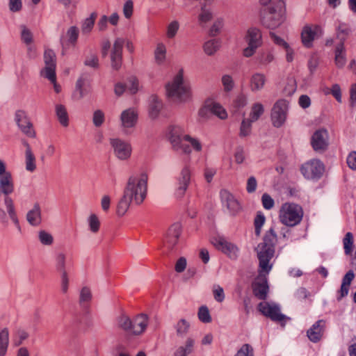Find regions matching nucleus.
<instances>
[{
  "instance_id": "obj_1",
  "label": "nucleus",
  "mask_w": 356,
  "mask_h": 356,
  "mask_svg": "<svg viewBox=\"0 0 356 356\" xmlns=\"http://www.w3.org/2000/svg\"><path fill=\"white\" fill-rule=\"evenodd\" d=\"M14 191V184L11 173L6 170L5 163L0 159V195H4V205L9 218L16 228L21 232V227L17 218L13 199L9 195Z\"/></svg>"
},
{
  "instance_id": "obj_2",
  "label": "nucleus",
  "mask_w": 356,
  "mask_h": 356,
  "mask_svg": "<svg viewBox=\"0 0 356 356\" xmlns=\"http://www.w3.org/2000/svg\"><path fill=\"white\" fill-rule=\"evenodd\" d=\"M277 235L273 228L265 234L263 242L256 248L257 258L261 273L270 272L273 268L270 262L275 254V243Z\"/></svg>"
},
{
  "instance_id": "obj_3",
  "label": "nucleus",
  "mask_w": 356,
  "mask_h": 356,
  "mask_svg": "<svg viewBox=\"0 0 356 356\" xmlns=\"http://www.w3.org/2000/svg\"><path fill=\"white\" fill-rule=\"evenodd\" d=\"M148 175L141 172L131 175L127 182L124 193L133 200L136 204H140L147 197Z\"/></svg>"
},
{
  "instance_id": "obj_4",
  "label": "nucleus",
  "mask_w": 356,
  "mask_h": 356,
  "mask_svg": "<svg viewBox=\"0 0 356 356\" xmlns=\"http://www.w3.org/2000/svg\"><path fill=\"white\" fill-rule=\"evenodd\" d=\"M166 92L168 97L175 102L185 103L191 99V88L184 79L183 70H180L166 85Z\"/></svg>"
},
{
  "instance_id": "obj_5",
  "label": "nucleus",
  "mask_w": 356,
  "mask_h": 356,
  "mask_svg": "<svg viewBox=\"0 0 356 356\" xmlns=\"http://www.w3.org/2000/svg\"><path fill=\"white\" fill-rule=\"evenodd\" d=\"M284 2L282 0H275L267 8L262 19V24L268 29H276L284 22Z\"/></svg>"
},
{
  "instance_id": "obj_6",
  "label": "nucleus",
  "mask_w": 356,
  "mask_h": 356,
  "mask_svg": "<svg viewBox=\"0 0 356 356\" xmlns=\"http://www.w3.org/2000/svg\"><path fill=\"white\" fill-rule=\"evenodd\" d=\"M302 218V208L293 203L284 204L280 211V221L285 225L293 227L301 221Z\"/></svg>"
},
{
  "instance_id": "obj_7",
  "label": "nucleus",
  "mask_w": 356,
  "mask_h": 356,
  "mask_svg": "<svg viewBox=\"0 0 356 356\" xmlns=\"http://www.w3.org/2000/svg\"><path fill=\"white\" fill-rule=\"evenodd\" d=\"M243 40L247 47L243 50V56L245 58H250L263 44L261 30L256 27L249 28L244 35Z\"/></svg>"
},
{
  "instance_id": "obj_8",
  "label": "nucleus",
  "mask_w": 356,
  "mask_h": 356,
  "mask_svg": "<svg viewBox=\"0 0 356 356\" xmlns=\"http://www.w3.org/2000/svg\"><path fill=\"white\" fill-rule=\"evenodd\" d=\"M300 170L306 179H317L323 175L325 167L320 160L313 159L305 163L302 165Z\"/></svg>"
},
{
  "instance_id": "obj_9",
  "label": "nucleus",
  "mask_w": 356,
  "mask_h": 356,
  "mask_svg": "<svg viewBox=\"0 0 356 356\" xmlns=\"http://www.w3.org/2000/svg\"><path fill=\"white\" fill-rule=\"evenodd\" d=\"M289 103L286 100L279 99L274 104L271 111L272 123L275 127H280L286 121Z\"/></svg>"
},
{
  "instance_id": "obj_10",
  "label": "nucleus",
  "mask_w": 356,
  "mask_h": 356,
  "mask_svg": "<svg viewBox=\"0 0 356 356\" xmlns=\"http://www.w3.org/2000/svg\"><path fill=\"white\" fill-rule=\"evenodd\" d=\"M259 311L265 316L276 322H282L289 319L280 312V306L274 302H261L258 305Z\"/></svg>"
},
{
  "instance_id": "obj_11",
  "label": "nucleus",
  "mask_w": 356,
  "mask_h": 356,
  "mask_svg": "<svg viewBox=\"0 0 356 356\" xmlns=\"http://www.w3.org/2000/svg\"><path fill=\"white\" fill-rule=\"evenodd\" d=\"M44 67L40 71V75L50 81L55 79L56 58V54L51 49H46L44 53Z\"/></svg>"
},
{
  "instance_id": "obj_12",
  "label": "nucleus",
  "mask_w": 356,
  "mask_h": 356,
  "mask_svg": "<svg viewBox=\"0 0 356 356\" xmlns=\"http://www.w3.org/2000/svg\"><path fill=\"white\" fill-rule=\"evenodd\" d=\"M181 133L182 129L181 127L177 126L170 127L168 131L169 140L173 149L189 154L191 153V149L189 146L184 143L183 136H181Z\"/></svg>"
},
{
  "instance_id": "obj_13",
  "label": "nucleus",
  "mask_w": 356,
  "mask_h": 356,
  "mask_svg": "<svg viewBox=\"0 0 356 356\" xmlns=\"http://www.w3.org/2000/svg\"><path fill=\"white\" fill-rule=\"evenodd\" d=\"M110 144L113 149L114 154L118 159L125 161L130 158L132 147L129 142L120 138H111Z\"/></svg>"
},
{
  "instance_id": "obj_14",
  "label": "nucleus",
  "mask_w": 356,
  "mask_h": 356,
  "mask_svg": "<svg viewBox=\"0 0 356 356\" xmlns=\"http://www.w3.org/2000/svg\"><path fill=\"white\" fill-rule=\"evenodd\" d=\"M138 122V113L134 108L123 111L120 115V127L124 134H129Z\"/></svg>"
},
{
  "instance_id": "obj_15",
  "label": "nucleus",
  "mask_w": 356,
  "mask_h": 356,
  "mask_svg": "<svg viewBox=\"0 0 356 356\" xmlns=\"http://www.w3.org/2000/svg\"><path fill=\"white\" fill-rule=\"evenodd\" d=\"M211 242L218 250L227 254L230 259H236L238 257V248L224 238H214Z\"/></svg>"
},
{
  "instance_id": "obj_16",
  "label": "nucleus",
  "mask_w": 356,
  "mask_h": 356,
  "mask_svg": "<svg viewBox=\"0 0 356 356\" xmlns=\"http://www.w3.org/2000/svg\"><path fill=\"white\" fill-rule=\"evenodd\" d=\"M269 273H261V268L259 266V275L253 283L252 288L254 295L260 300H265L266 298L268 289L266 276Z\"/></svg>"
},
{
  "instance_id": "obj_17",
  "label": "nucleus",
  "mask_w": 356,
  "mask_h": 356,
  "mask_svg": "<svg viewBox=\"0 0 356 356\" xmlns=\"http://www.w3.org/2000/svg\"><path fill=\"white\" fill-rule=\"evenodd\" d=\"M311 143L316 152H323L328 146V133L325 129L317 130L312 137Z\"/></svg>"
},
{
  "instance_id": "obj_18",
  "label": "nucleus",
  "mask_w": 356,
  "mask_h": 356,
  "mask_svg": "<svg viewBox=\"0 0 356 356\" xmlns=\"http://www.w3.org/2000/svg\"><path fill=\"white\" fill-rule=\"evenodd\" d=\"M123 45V39L117 38L115 40L111 54V67L113 70H118L121 67Z\"/></svg>"
},
{
  "instance_id": "obj_19",
  "label": "nucleus",
  "mask_w": 356,
  "mask_h": 356,
  "mask_svg": "<svg viewBox=\"0 0 356 356\" xmlns=\"http://www.w3.org/2000/svg\"><path fill=\"white\" fill-rule=\"evenodd\" d=\"M191 171L188 167H184L177 177L178 186L176 194L179 197L184 196L191 181Z\"/></svg>"
},
{
  "instance_id": "obj_20",
  "label": "nucleus",
  "mask_w": 356,
  "mask_h": 356,
  "mask_svg": "<svg viewBox=\"0 0 356 356\" xmlns=\"http://www.w3.org/2000/svg\"><path fill=\"white\" fill-rule=\"evenodd\" d=\"M322 35V29L318 26H305L302 31V41L303 44L309 47L312 41Z\"/></svg>"
},
{
  "instance_id": "obj_21",
  "label": "nucleus",
  "mask_w": 356,
  "mask_h": 356,
  "mask_svg": "<svg viewBox=\"0 0 356 356\" xmlns=\"http://www.w3.org/2000/svg\"><path fill=\"white\" fill-rule=\"evenodd\" d=\"M222 204L230 213L234 214L240 210V204L234 195L227 190H222L220 193Z\"/></svg>"
},
{
  "instance_id": "obj_22",
  "label": "nucleus",
  "mask_w": 356,
  "mask_h": 356,
  "mask_svg": "<svg viewBox=\"0 0 356 356\" xmlns=\"http://www.w3.org/2000/svg\"><path fill=\"white\" fill-rule=\"evenodd\" d=\"M181 225L179 222L172 224L168 229L165 235L164 243L169 248L174 247L181 234Z\"/></svg>"
},
{
  "instance_id": "obj_23",
  "label": "nucleus",
  "mask_w": 356,
  "mask_h": 356,
  "mask_svg": "<svg viewBox=\"0 0 356 356\" xmlns=\"http://www.w3.org/2000/svg\"><path fill=\"white\" fill-rule=\"evenodd\" d=\"M88 85V79L84 75L80 76L76 82L75 89L72 95V99L79 101L88 95L89 92Z\"/></svg>"
},
{
  "instance_id": "obj_24",
  "label": "nucleus",
  "mask_w": 356,
  "mask_h": 356,
  "mask_svg": "<svg viewBox=\"0 0 356 356\" xmlns=\"http://www.w3.org/2000/svg\"><path fill=\"white\" fill-rule=\"evenodd\" d=\"M148 316L145 314H140L132 319L131 334L140 335L143 334L148 325Z\"/></svg>"
},
{
  "instance_id": "obj_25",
  "label": "nucleus",
  "mask_w": 356,
  "mask_h": 356,
  "mask_svg": "<svg viewBox=\"0 0 356 356\" xmlns=\"http://www.w3.org/2000/svg\"><path fill=\"white\" fill-rule=\"evenodd\" d=\"M325 328V321L324 320H318L311 328L307 330V337L312 342L316 343L321 340L323 337Z\"/></svg>"
},
{
  "instance_id": "obj_26",
  "label": "nucleus",
  "mask_w": 356,
  "mask_h": 356,
  "mask_svg": "<svg viewBox=\"0 0 356 356\" xmlns=\"http://www.w3.org/2000/svg\"><path fill=\"white\" fill-rule=\"evenodd\" d=\"M26 220L34 227L39 226L42 222L41 209L38 203H35L33 208L26 213Z\"/></svg>"
},
{
  "instance_id": "obj_27",
  "label": "nucleus",
  "mask_w": 356,
  "mask_h": 356,
  "mask_svg": "<svg viewBox=\"0 0 356 356\" xmlns=\"http://www.w3.org/2000/svg\"><path fill=\"white\" fill-rule=\"evenodd\" d=\"M266 82V76L261 72L254 73L250 79V88L251 91L255 92L261 90Z\"/></svg>"
},
{
  "instance_id": "obj_28",
  "label": "nucleus",
  "mask_w": 356,
  "mask_h": 356,
  "mask_svg": "<svg viewBox=\"0 0 356 356\" xmlns=\"http://www.w3.org/2000/svg\"><path fill=\"white\" fill-rule=\"evenodd\" d=\"M163 108L161 100L156 95H152L149 98V115L152 119L156 118Z\"/></svg>"
},
{
  "instance_id": "obj_29",
  "label": "nucleus",
  "mask_w": 356,
  "mask_h": 356,
  "mask_svg": "<svg viewBox=\"0 0 356 356\" xmlns=\"http://www.w3.org/2000/svg\"><path fill=\"white\" fill-rule=\"evenodd\" d=\"M79 36V29L76 26H71L68 29L66 33V38H61L60 42L63 48H65L68 44L74 45L77 41Z\"/></svg>"
},
{
  "instance_id": "obj_30",
  "label": "nucleus",
  "mask_w": 356,
  "mask_h": 356,
  "mask_svg": "<svg viewBox=\"0 0 356 356\" xmlns=\"http://www.w3.org/2000/svg\"><path fill=\"white\" fill-rule=\"evenodd\" d=\"M67 254L63 252H58L55 256V268L59 274L67 273Z\"/></svg>"
},
{
  "instance_id": "obj_31",
  "label": "nucleus",
  "mask_w": 356,
  "mask_h": 356,
  "mask_svg": "<svg viewBox=\"0 0 356 356\" xmlns=\"http://www.w3.org/2000/svg\"><path fill=\"white\" fill-rule=\"evenodd\" d=\"M55 112L56 117L60 124L65 127L69 125V116L66 107L60 104L55 106Z\"/></svg>"
},
{
  "instance_id": "obj_32",
  "label": "nucleus",
  "mask_w": 356,
  "mask_h": 356,
  "mask_svg": "<svg viewBox=\"0 0 356 356\" xmlns=\"http://www.w3.org/2000/svg\"><path fill=\"white\" fill-rule=\"evenodd\" d=\"M334 63L337 67H343L346 63L344 45L339 43L335 49Z\"/></svg>"
},
{
  "instance_id": "obj_33",
  "label": "nucleus",
  "mask_w": 356,
  "mask_h": 356,
  "mask_svg": "<svg viewBox=\"0 0 356 356\" xmlns=\"http://www.w3.org/2000/svg\"><path fill=\"white\" fill-rule=\"evenodd\" d=\"M275 59L274 54L268 50L261 51L256 56L257 63L261 66H266Z\"/></svg>"
},
{
  "instance_id": "obj_34",
  "label": "nucleus",
  "mask_w": 356,
  "mask_h": 356,
  "mask_svg": "<svg viewBox=\"0 0 356 356\" xmlns=\"http://www.w3.org/2000/svg\"><path fill=\"white\" fill-rule=\"evenodd\" d=\"M184 143L189 146L191 149L195 152H200L202 149V145L201 141L195 137H192L188 134L183 136Z\"/></svg>"
},
{
  "instance_id": "obj_35",
  "label": "nucleus",
  "mask_w": 356,
  "mask_h": 356,
  "mask_svg": "<svg viewBox=\"0 0 356 356\" xmlns=\"http://www.w3.org/2000/svg\"><path fill=\"white\" fill-rule=\"evenodd\" d=\"M131 202H133V200H131V198L124 193L123 196L120 200L117 206V214L119 216H124L128 211Z\"/></svg>"
},
{
  "instance_id": "obj_36",
  "label": "nucleus",
  "mask_w": 356,
  "mask_h": 356,
  "mask_svg": "<svg viewBox=\"0 0 356 356\" xmlns=\"http://www.w3.org/2000/svg\"><path fill=\"white\" fill-rule=\"evenodd\" d=\"M9 344V331L5 327L0 331V356H5Z\"/></svg>"
},
{
  "instance_id": "obj_37",
  "label": "nucleus",
  "mask_w": 356,
  "mask_h": 356,
  "mask_svg": "<svg viewBox=\"0 0 356 356\" xmlns=\"http://www.w3.org/2000/svg\"><path fill=\"white\" fill-rule=\"evenodd\" d=\"M25 168L28 172H33L36 170V159L31 149L25 151Z\"/></svg>"
},
{
  "instance_id": "obj_38",
  "label": "nucleus",
  "mask_w": 356,
  "mask_h": 356,
  "mask_svg": "<svg viewBox=\"0 0 356 356\" xmlns=\"http://www.w3.org/2000/svg\"><path fill=\"white\" fill-rule=\"evenodd\" d=\"M118 325L120 328L129 332H131L132 319L126 314H121L117 319Z\"/></svg>"
},
{
  "instance_id": "obj_39",
  "label": "nucleus",
  "mask_w": 356,
  "mask_h": 356,
  "mask_svg": "<svg viewBox=\"0 0 356 356\" xmlns=\"http://www.w3.org/2000/svg\"><path fill=\"white\" fill-rule=\"evenodd\" d=\"M212 115L211 102H207L198 111L197 120L200 122L205 121Z\"/></svg>"
},
{
  "instance_id": "obj_40",
  "label": "nucleus",
  "mask_w": 356,
  "mask_h": 356,
  "mask_svg": "<svg viewBox=\"0 0 356 356\" xmlns=\"http://www.w3.org/2000/svg\"><path fill=\"white\" fill-rule=\"evenodd\" d=\"M264 108L261 103H255L252 106L250 117L248 118L252 122H256L263 115Z\"/></svg>"
},
{
  "instance_id": "obj_41",
  "label": "nucleus",
  "mask_w": 356,
  "mask_h": 356,
  "mask_svg": "<svg viewBox=\"0 0 356 356\" xmlns=\"http://www.w3.org/2000/svg\"><path fill=\"white\" fill-rule=\"evenodd\" d=\"M92 298L91 290L88 286H83L81 288L79 293V304L81 306L88 305Z\"/></svg>"
},
{
  "instance_id": "obj_42",
  "label": "nucleus",
  "mask_w": 356,
  "mask_h": 356,
  "mask_svg": "<svg viewBox=\"0 0 356 356\" xmlns=\"http://www.w3.org/2000/svg\"><path fill=\"white\" fill-rule=\"evenodd\" d=\"M252 122L247 118L243 119L239 131V136L242 138L249 136L251 134Z\"/></svg>"
},
{
  "instance_id": "obj_43",
  "label": "nucleus",
  "mask_w": 356,
  "mask_h": 356,
  "mask_svg": "<svg viewBox=\"0 0 356 356\" xmlns=\"http://www.w3.org/2000/svg\"><path fill=\"white\" fill-rule=\"evenodd\" d=\"M83 63L85 66L93 70H97L99 67L98 56L93 53H90L85 57Z\"/></svg>"
},
{
  "instance_id": "obj_44",
  "label": "nucleus",
  "mask_w": 356,
  "mask_h": 356,
  "mask_svg": "<svg viewBox=\"0 0 356 356\" xmlns=\"http://www.w3.org/2000/svg\"><path fill=\"white\" fill-rule=\"evenodd\" d=\"M15 120L20 129H22L23 127H26L31 123V121L28 118L26 114L22 111H17L15 113Z\"/></svg>"
},
{
  "instance_id": "obj_45",
  "label": "nucleus",
  "mask_w": 356,
  "mask_h": 356,
  "mask_svg": "<svg viewBox=\"0 0 356 356\" xmlns=\"http://www.w3.org/2000/svg\"><path fill=\"white\" fill-rule=\"evenodd\" d=\"M350 33V28L346 24H339L337 29V38L339 40V43L343 44L347 36Z\"/></svg>"
},
{
  "instance_id": "obj_46",
  "label": "nucleus",
  "mask_w": 356,
  "mask_h": 356,
  "mask_svg": "<svg viewBox=\"0 0 356 356\" xmlns=\"http://www.w3.org/2000/svg\"><path fill=\"white\" fill-rule=\"evenodd\" d=\"M213 14L209 6L204 4L201 6V10L198 15V19L200 23H206L212 19Z\"/></svg>"
},
{
  "instance_id": "obj_47",
  "label": "nucleus",
  "mask_w": 356,
  "mask_h": 356,
  "mask_svg": "<svg viewBox=\"0 0 356 356\" xmlns=\"http://www.w3.org/2000/svg\"><path fill=\"white\" fill-rule=\"evenodd\" d=\"M97 15L92 13L90 16L86 18L81 26V31L83 34L89 33L93 28Z\"/></svg>"
},
{
  "instance_id": "obj_48",
  "label": "nucleus",
  "mask_w": 356,
  "mask_h": 356,
  "mask_svg": "<svg viewBox=\"0 0 356 356\" xmlns=\"http://www.w3.org/2000/svg\"><path fill=\"white\" fill-rule=\"evenodd\" d=\"M166 48L165 45L160 43L157 45L154 51V58L157 64H162L165 59Z\"/></svg>"
},
{
  "instance_id": "obj_49",
  "label": "nucleus",
  "mask_w": 356,
  "mask_h": 356,
  "mask_svg": "<svg viewBox=\"0 0 356 356\" xmlns=\"http://www.w3.org/2000/svg\"><path fill=\"white\" fill-rule=\"evenodd\" d=\"M219 47V41L213 39L205 42L204 45V50L207 55L211 56L218 51Z\"/></svg>"
},
{
  "instance_id": "obj_50",
  "label": "nucleus",
  "mask_w": 356,
  "mask_h": 356,
  "mask_svg": "<svg viewBox=\"0 0 356 356\" xmlns=\"http://www.w3.org/2000/svg\"><path fill=\"white\" fill-rule=\"evenodd\" d=\"M38 240L43 245L50 246L54 243L53 236L45 230L38 232Z\"/></svg>"
},
{
  "instance_id": "obj_51",
  "label": "nucleus",
  "mask_w": 356,
  "mask_h": 356,
  "mask_svg": "<svg viewBox=\"0 0 356 356\" xmlns=\"http://www.w3.org/2000/svg\"><path fill=\"white\" fill-rule=\"evenodd\" d=\"M344 252L346 255H350L352 252L353 245V236L352 233L347 232L343 240Z\"/></svg>"
},
{
  "instance_id": "obj_52",
  "label": "nucleus",
  "mask_w": 356,
  "mask_h": 356,
  "mask_svg": "<svg viewBox=\"0 0 356 356\" xmlns=\"http://www.w3.org/2000/svg\"><path fill=\"white\" fill-rule=\"evenodd\" d=\"M29 337V334L25 330L18 329L13 337V343L15 346H20L24 340Z\"/></svg>"
},
{
  "instance_id": "obj_53",
  "label": "nucleus",
  "mask_w": 356,
  "mask_h": 356,
  "mask_svg": "<svg viewBox=\"0 0 356 356\" xmlns=\"http://www.w3.org/2000/svg\"><path fill=\"white\" fill-rule=\"evenodd\" d=\"M21 39L26 45H30L33 42L32 32L24 25L20 26Z\"/></svg>"
},
{
  "instance_id": "obj_54",
  "label": "nucleus",
  "mask_w": 356,
  "mask_h": 356,
  "mask_svg": "<svg viewBox=\"0 0 356 356\" xmlns=\"http://www.w3.org/2000/svg\"><path fill=\"white\" fill-rule=\"evenodd\" d=\"M90 230L93 233H97L100 227V222L96 214H91L88 219Z\"/></svg>"
},
{
  "instance_id": "obj_55",
  "label": "nucleus",
  "mask_w": 356,
  "mask_h": 356,
  "mask_svg": "<svg viewBox=\"0 0 356 356\" xmlns=\"http://www.w3.org/2000/svg\"><path fill=\"white\" fill-rule=\"evenodd\" d=\"M211 105L212 115H215L222 120L227 118V112L218 103L211 102Z\"/></svg>"
},
{
  "instance_id": "obj_56",
  "label": "nucleus",
  "mask_w": 356,
  "mask_h": 356,
  "mask_svg": "<svg viewBox=\"0 0 356 356\" xmlns=\"http://www.w3.org/2000/svg\"><path fill=\"white\" fill-rule=\"evenodd\" d=\"M198 318L202 323H210L211 321V317L209 314V311L206 306H201L198 311Z\"/></svg>"
},
{
  "instance_id": "obj_57",
  "label": "nucleus",
  "mask_w": 356,
  "mask_h": 356,
  "mask_svg": "<svg viewBox=\"0 0 356 356\" xmlns=\"http://www.w3.org/2000/svg\"><path fill=\"white\" fill-rule=\"evenodd\" d=\"M265 216L261 213H258L254 218V227L255 234L257 236H259L261 234V229L265 222Z\"/></svg>"
},
{
  "instance_id": "obj_58",
  "label": "nucleus",
  "mask_w": 356,
  "mask_h": 356,
  "mask_svg": "<svg viewBox=\"0 0 356 356\" xmlns=\"http://www.w3.org/2000/svg\"><path fill=\"white\" fill-rule=\"evenodd\" d=\"M179 29V24L177 21L175 20L171 22L168 27L166 35L168 38H173Z\"/></svg>"
},
{
  "instance_id": "obj_59",
  "label": "nucleus",
  "mask_w": 356,
  "mask_h": 356,
  "mask_svg": "<svg viewBox=\"0 0 356 356\" xmlns=\"http://www.w3.org/2000/svg\"><path fill=\"white\" fill-rule=\"evenodd\" d=\"M127 88L129 93L136 94L139 90V82L136 77L131 76L128 80Z\"/></svg>"
},
{
  "instance_id": "obj_60",
  "label": "nucleus",
  "mask_w": 356,
  "mask_h": 356,
  "mask_svg": "<svg viewBox=\"0 0 356 356\" xmlns=\"http://www.w3.org/2000/svg\"><path fill=\"white\" fill-rule=\"evenodd\" d=\"M60 290L62 293L66 294L68 291L70 285V278L68 273H60Z\"/></svg>"
},
{
  "instance_id": "obj_61",
  "label": "nucleus",
  "mask_w": 356,
  "mask_h": 356,
  "mask_svg": "<svg viewBox=\"0 0 356 356\" xmlns=\"http://www.w3.org/2000/svg\"><path fill=\"white\" fill-rule=\"evenodd\" d=\"M212 291L213 298L217 302H222L224 300L225 293L223 289L220 286L214 285Z\"/></svg>"
},
{
  "instance_id": "obj_62",
  "label": "nucleus",
  "mask_w": 356,
  "mask_h": 356,
  "mask_svg": "<svg viewBox=\"0 0 356 356\" xmlns=\"http://www.w3.org/2000/svg\"><path fill=\"white\" fill-rule=\"evenodd\" d=\"M189 328V323L185 319H181L176 325L177 333L179 335L185 334Z\"/></svg>"
},
{
  "instance_id": "obj_63",
  "label": "nucleus",
  "mask_w": 356,
  "mask_h": 356,
  "mask_svg": "<svg viewBox=\"0 0 356 356\" xmlns=\"http://www.w3.org/2000/svg\"><path fill=\"white\" fill-rule=\"evenodd\" d=\"M92 122L95 127H100L104 122V114L100 110H97L93 113Z\"/></svg>"
},
{
  "instance_id": "obj_64",
  "label": "nucleus",
  "mask_w": 356,
  "mask_h": 356,
  "mask_svg": "<svg viewBox=\"0 0 356 356\" xmlns=\"http://www.w3.org/2000/svg\"><path fill=\"white\" fill-rule=\"evenodd\" d=\"M235 356H253V349L249 344H244L238 350Z\"/></svg>"
}]
</instances>
